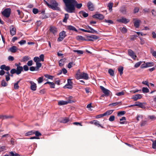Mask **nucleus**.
<instances>
[{"label":"nucleus","instance_id":"62","mask_svg":"<svg viewBox=\"0 0 156 156\" xmlns=\"http://www.w3.org/2000/svg\"><path fill=\"white\" fill-rule=\"evenodd\" d=\"M38 10L36 8H34L33 9V12L34 14H36L38 12Z\"/></svg>","mask_w":156,"mask_h":156},{"label":"nucleus","instance_id":"48","mask_svg":"<svg viewBox=\"0 0 156 156\" xmlns=\"http://www.w3.org/2000/svg\"><path fill=\"white\" fill-rule=\"evenodd\" d=\"M121 102H116L113 103L111 104H109V105H112V106H115L118 105L119 104H121Z\"/></svg>","mask_w":156,"mask_h":156},{"label":"nucleus","instance_id":"27","mask_svg":"<svg viewBox=\"0 0 156 156\" xmlns=\"http://www.w3.org/2000/svg\"><path fill=\"white\" fill-rule=\"evenodd\" d=\"M65 60V59H60L59 61V66H63L64 65V63Z\"/></svg>","mask_w":156,"mask_h":156},{"label":"nucleus","instance_id":"29","mask_svg":"<svg viewBox=\"0 0 156 156\" xmlns=\"http://www.w3.org/2000/svg\"><path fill=\"white\" fill-rule=\"evenodd\" d=\"M113 4L112 2H109L108 5V7L109 8V10L111 12L112 10V8L113 7Z\"/></svg>","mask_w":156,"mask_h":156},{"label":"nucleus","instance_id":"9","mask_svg":"<svg viewBox=\"0 0 156 156\" xmlns=\"http://www.w3.org/2000/svg\"><path fill=\"white\" fill-rule=\"evenodd\" d=\"M128 53L129 55L133 59H135L136 57L135 55L134 52L131 49H129L128 51Z\"/></svg>","mask_w":156,"mask_h":156},{"label":"nucleus","instance_id":"23","mask_svg":"<svg viewBox=\"0 0 156 156\" xmlns=\"http://www.w3.org/2000/svg\"><path fill=\"white\" fill-rule=\"evenodd\" d=\"M88 27L90 30H88V31L90 32H88L89 33H92V34H94V33H95L96 34H98V32L97 31L95 30L93 28H91V27H90L89 26H88Z\"/></svg>","mask_w":156,"mask_h":156},{"label":"nucleus","instance_id":"54","mask_svg":"<svg viewBox=\"0 0 156 156\" xmlns=\"http://www.w3.org/2000/svg\"><path fill=\"white\" fill-rule=\"evenodd\" d=\"M126 113L125 111H120L118 113V115L120 116L124 115Z\"/></svg>","mask_w":156,"mask_h":156},{"label":"nucleus","instance_id":"35","mask_svg":"<svg viewBox=\"0 0 156 156\" xmlns=\"http://www.w3.org/2000/svg\"><path fill=\"white\" fill-rule=\"evenodd\" d=\"M123 67L122 66H120L118 68V70L120 73V75H121L123 74Z\"/></svg>","mask_w":156,"mask_h":156},{"label":"nucleus","instance_id":"36","mask_svg":"<svg viewBox=\"0 0 156 156\" xmlns=\"http://www.w3.org/2000/svg\"><path fill=\"white\" fill-rule=\"evenodd\" d=\"M1 85L2 87H5L7 85L8 83L4 80H3L1 81Z\"/></svg>","mask_w":156,"mask_h":156},{"label":"nucleus","instance_id":"8","mask_svg":"<svg viewBox=\"0 0 156 156\" xmlns=\"http://www.w3.org/2000/svg\"><path fill=\"white\" fill-rule=\"evenodd\" d=\"M130 21L129 20L127 19L124 17H122L121 19L117 20V21L121 23L126 24Z\"/></svg>","mask_w":156,"mask_h":156},{"label":"nucleus","instance_id":"25","mask_svg":"<svg viewBox=\"0 0 156 156\" xmlns=\"http://www.w3.org/2000/svg\"><path fill=\"white\" fill-rule=\"evenodd\" d=\"M120 11L123 14H125L126 13V8L124 6H122L121 8Z\"/></svg>","mask_w":156,"mask_h":156},{"label":"nucleus","instance_id":"42","mask_svg":"<svg viewBox=\"0 0 156 156\" xmlns=\"http://www.w3.org/2000/svg\"><path fill=\"white\" fill-rule=\"evenodd\" d=\"M73 51L75 52H77L78 54H82L83 53V51L82 50H74Z\"/></svg>","mask_w":156,"mask_h":156},{"label":"nucleus","instance_id":"6","mask_svg":"<svg viewBox=\"0 0 156 156\" xmlns=\"http://www.w3.org/2000/svg\"><path fill=\"white\" fill-rule=\"evenodd\" d=\"M154 64L152 62H147L142 64L141 66V68L143 69L147 67H150L154 66Z\"/></svg>","mask_w":156,"mask_h":156},{"label":"nucleus","instance_id":"18","mask_svg":"<svg viewBox=\"0 0 156 156\" xmlns=\"http://www.w3.org/2000/svg\"><path fill=\"white\" fill-rule=\"evenodd\" d=\"M49 30L50 32L53 33L54 35L56 34L58 32V30L57 28L54 27H51Z\"/></svg>","mask_w":156,"mask_h":156},{"label":"nucleus","instance_id":"15","mask_svg":"<svg viewBox=\"0 0 156 156\" xmlns=\"http://www.w3.org/2000/svg\"><path fill=\"white\" fill-rule=\"evenodd\" d=\"M29 83L31 84L30 89L33 91L36 90L37 87L36 84L32 81H30Z\"/></svg>","mask_w":156,"mask_h":156},{"label":"nucleus","instance_id":"5","mask_svg":"<svg viewBox=\"0 0 156 156\" xmlns=\"http://www.w3.org/2000/svg\"><path fill=\"white\" fill-rule=\"evenodd\" d=\"M66 36V32L64 31H62L59 34V37L57 39V41L60 42L62 41Z\"/></svg>","mask_w":156,"mask_h":156},{"label":"nucleus","instance_id":"40","mask_svg":"<svg viewBox=\"0 0 156 156\" xmlns=\"http://www.w3.org/2000/svg\"><path fill=\"white\" fill-rule=\"evenodd\" d=\"M108 73L111 76H114V71L112 69H109L108 71Z\"/></svg>","mask_w":156,"mask_h":156},{"label":"nucleus","instance_id":"58","mask_svg":"<svg viewBox=\"0 0 156 156\" xmlns=\"http://www.w3.org/2000/svg\"><path fill=\"white\" fill-rule=\"evenodd\" d=\"M13 117L11 115H4L3 119H8L9 118H12Z\"/></svg>","mask_w":156,"mask_h":156},{"label":"nucleus","instance_id":"57","mask_svg":"<svg viewBox=\"0 0 156 156\" xmlns=\"http://www.w3.org/2000/svg\"><path fill=\"white\" fill-rule=\"evenodd\" d=\"M115 117L114 115H111L110 116L109 119V120L110 121L112 122L115 119Z\"/></svg>","mask_w":156,"mask_h":156},{"label":"nucleus","instance_id":"59","mask_svg":"<svg viewBox=\"0 0 156 156\" xmlns=\"http://www.w3.org/2000/svg\"><path fill=\"white\" fill-rule=\"evenodd\" d=\"M105 116L104 113L102 114H101L100 115H98L96 116V119H98L102 117Z\"/></svg>","mask_w":156,"mask_h":156},{"label":"nucleus","instance_id":"20","mask_svg":"<svg viewBox=\"0 0 156 156\" xmlns=\"http://www.w3.org/2000/svg\"><path fill=\"white\" fill-rule=\"evenodd\" d=\"M76 39L78 41H87V40L85 39L84 37L80 35L77 36L76 37Z\"/></svg>","mask_w":156,"mask_h":156},{"label":"nucleus","instance_id":"49","mask_svg":"<svg viewBox=\"0 0 156 156\" xmlns=\"http://www.w3.org/2000/svg\"><path fill=\"white\" fill-rule=\"evenodd\" d=\"M43 77H39L37 79L38 82L39 83H40L43 82Z\"/></svg>","mask_w":156,"mask_h":156},{"label":"nucleus","instance_id":"32","mask_svg":"<svg viewBox=\"0 0 156 156\" xmlns=\"http://www.w3.org/2000/svg\"><path fill=\"white\" fill-rule=\"evenodd\" d=\"M94 125L98 126V127H101L102 128H104V127L101 126L98 120H96L94 123Z\"/></svg>","mask_w":156,"mask_h":156},{"label":"nucleus","instance_id":"43","mask_svg":"<svg viewBox=\"0 0 156 156\" xmlns=\"http://www.w3.org/2000/svg\"><path fill=\"white\" fill-rule=\"evenodd\" d=\"M75 65V64L74 63V62H70L69 63V64H68V67L69 68V69H70L71 68H72V66H73V65Z\"/></svg>","mask_w":156,"mask_h":156},{"label":"nucleus","instance_id":"10","mask_svg":"<svg viewBox=\"0 0 156 156\" xmlns=\"http://www.w3.org/2000/svg\"><path fill=\"white\" fill-rule=\"evenodd\" d=\"M92 17L93 18L98 19L100 20H103L104 18V16L100 13L95 14L92 16Z\"/></svg>","mask_w":156,"mask_h":156},{"label":"nucleus","instance_id":"52","mask_svg":"<svg viewBox=\"0 0 156 156\" xmlns=\"http://www.w3.org/2000/svg\"><path fill=\"white\" fill-rule=\"evenodd\" d=\"M40 59L41 61L43 62L44 60V55L43 54H41L39 56Z\"/></svg>","mask_w":156,"mask_h":156},{"label":"nucleus","instance_id":"33","mask_svg":"<svg viewBox=\"0 0 156 156\" xmlns=\"http://www.w3.org/2000/svg\"><path fill=\"white\" fill-rule=\"evenodd\" d=\"M30 59V57L28 56H26L23 57L22 59V61L23 62H25Z\"/></svg>","mask_w":156,"mask_h":156},{"label":"nucleus","instance_id":"3","mask_svg":"<svg viewBox=\"0 0 156 156\" xmlns=\"http://www.w3.org/2000/svg\"><path fill=\"white\" fill-rule=\"evenodd\" d=\"M76 77L77 80L83 78L87 80L89 79L88 75L87 73L84 72L80 73L79 72V71L76 73Z\"/></svg>","mask_w":156,"mask_h":156},{"label":"nucleus","instance_id":"56","mask_svg":"<svg viewBox=\"0 0 156 156\" xmlns=\"http://www.w3.org/2000/svg\"><path fill=\"white\" fill-rule=\"evenodd\" d=\"M10 73L11 74H13L14 73H16L17 74V72L15 69H12L10 70Z\"/></svg>","mask_w":156,"mask_h":156},{"label":"nucleus","instance_id":"26","mask_svg":"<svg viewBox=\"0 0 156 156\" xmlns=\"http://www.w3.org/2000/svg\"><path fill=\"white\" fill-rule=\"evenodd\" d=\"M80 13L85 18L87 17L88 16V13H87L83 11L80 12Z\"/></svg>","mask_w":156,"mask_h":156},{"label":"nucleus","instance_id":"39","mask_svg":"<svg viewBox=\"0 0 156 156\" xmlns=\"http://www.w3.org/2000/svg\"><path fill=\"white\" fill-rule=\"evenodd\" d=\"M34 60L36 63L39 62H41L39 57L37 56L35 57L34 58Z\"/></svg>","mask_w":156,"mask_h":156},{"label":"nucleus","instance_id":"63","mask_svg":"<svg viewBox=\"0 0 156 156\" xmlns=\"http://www.w3.org/2000/svg\"><path fill=\"white\" fill-rule=\"evenodd\" d=\"M8 59L9 61H13L14 60V58L13 56H9L8 58Z\"/></svg>","mask_w":156,"mask_h":156},{"label":"nucleus","instance_id":"47","mask_svg":"<svg viewBox=\"0 0 156 156\" xmlns=\"http://www.w3.org/2000/svg\"><path fill=\"white\" fill-rule=\"evenodd\" d=\"M127 31V29L125 27H123L121 30V32L123 33H126Z\"/></svg>","mask_w":156,"mask_h":156},{"label":"nucleus","instance_id":"50","mask_svg":"<svg viewBox=\"0 0 156 156\" xmlns=\"http://www.w3.org/2000/svg\"><path fill=\"white\" fill-rule=\"evenodd\" d=\"M138 37L136 35H133L131 36L130 37V39L131 40H134L136 38V37Z\"/></svg>","mask_w":156,"mask_h":156},{"label":"nucleus","instance_id":"41","mask_svg":"<svg viewBox=\"0 0 156 156\" xmlns=\"http://www.w3.org/2000/svg\"><path fill=\"white\" fill-rule=\"evenodd\" d=\"M69 121V120L68 118L65 117L63 119L61 122L64 123H66L68 122Z\"/></svg>","mask_w":156,"mask_h":156},{"label":"nucleus","instance_id":"17","mask_svg":"<svg viewBox=\"0 0 156 156\" xmlns=\"http://www.w3.org/2000/svg\"><path fill=\"white\" fill-rule=\"evenodd\" d=\"M142 98V95L140 94H137L133 96L132 99H133L135 101L138 99H140Z\"/></svg>","mask_w":156,"mask_h":156},{"label":"nucleus","instance_id":"7","mask_svg":"<svg viewBox=\"0 0 156 156\" xmlns=\"http://www.w3.org/2000/svg\"><path fill=\"white\" fill-rule=\"evenodd\" d=\"M100 88L103 92L105 96H108L109 95L110 91L108 90L102 86H100Z\"/></svg>","mask_w":156,"mask_h":156},{"label":"nucleus","instance_id":"60","mask_svg":"<svg viewBox=\"0 0 156 156\" xmlns=\"http://www.w3.org/2000/svg\"><path fill=\"white\" fill-rule=\"evenodd\" d=\"M23 67L24 71H27L29 70L28 67L26 65H24Z\"/></svg>","mask_w":156,"mask_h":156},{"label":"nucleus","instance_id":"34","mask_svg":"<svg viewBox=\"0 0 156 156\" xmlns=\"http://www.w3.org/2000/svg\"><path fill=\"white\" fill-rule=\"evenodd\" d=\"M69 17V15L68 14L66 13L65 14V16L63 21L64 22L66 23L67 20Z\"/></svg>","mask_w":156,"mask_h":156},{"label":"nucleus","instance_id":"53","mask_svg":"<svg viewBox=\"0 0 156 156\" xmlns=\"http://www.w3.org/2000/svg\"><path fill=\"white\" fill-rule=\"evenodd\" d=\"M151 53H152V55L156 58V51L151 49Z\"/></svg>","mask_w":156,"mask_h":156},{"label":"nucleus","instance_id":"37","mask_svg":"<svg viewBox=\"0 0 156 156\" xmlns=\"http://www.w3.org/2000/svg\"><path fill=\"white\" fill-rule=\"evenodd\" d=\"M142 90L143 92L145 93H147L149 92V90L147 87H143L142 88Z\"/></svg>","mask_w":156,"mask_h":156},{"label":"nucleus","instance_id":"4","mask_svg":"<svg viewBox=\"0 0 156 156\" xmlns=\"http://www.w3.org/2000/svg\"><path fill=\"white\" fill-rule=\"evenodd\" d=\"M11 12V9L9 8L5 9L2 12V15L5 17L8 18L9 17Z\"/></svg>","mask_w":156,"mask_h":156},{"label":"nucleus","instance_id":"61","mask_svg":"<svg viewBox=\"0 0 156 156\" xmlns=\"http://www.w3.org/2000/svg\"><path fill=\"white\" fill-rule=\"evenodd\" d=\"M124 94V92L122 91L117 93L116 94V95L118 96H121L123 95Z\"/></svg>","mask_w":156,"mask_h":156},{"label":"nucleus","instance_id":"13","mask_svg":"<svg viewBox=\"0 0 156 156\" xmlns=\"http://www.w3.org/2000/svg\"><path fill=\"white\" fill-rule=\"evenodd\" d=\"M72 102L71 100L70 99L66 101H61L58 102V104L59 105H66L68 103H71Z\"/></svg>","mask_w":156,"mask_h":156},{"label":"nucleus","instance_id":"30","mask_svg":"<svg viewBox=\"0 0 156 156\" xmlns=\"http://www.w3.org/2000/svg\"><path fill=\"white\" fill-rule=\"evenodd\" d=\"M113 111V110H112L107 111L106 112L104 113L105 116L109 115L111 114L112 113Z\"/></svg>","mask_w":156,"mask_h":156},{"label":"nucleus","instance_id":"64","mask_svg":"<svg viewBox=\"0 0 156 156\" xmlns=\"http://www.w3.org/2000/svg\"><path fill=\"white\" fill-rule=\"evenodd\" d=\"M152 148L154 149H155L156 148V140L153 142Z\"/></svg>","mask_w":156,"mask_h":156},{"label":"nucleus","instance_id":"21","mask_svg":"<svg viewBox=\"0 0 156 156\" xmlns=\"http://www.w3.org/2000/svg\"><path fill=\"white\" fill-rule=\"evenodd\" d=\"M9 51L12 53H15L16 51L17 48L16 46H13L9 49Z\"/></svg>","mask_w":156,"mask_h":156},{"label":"nucleus","instance_id":"46","mask_svg":"<svg viewBox=\"0 0 156 156\" xmlns=\"http://www.w3.org/2000/svg\"><path fill=\"white\" fill-rule=\"evenodd\" d=\"M10 154L11 156H20V155L18 154H15L13 152L11 151L10 152Z\"/></svg>","mask_w":156,"mask_h":156},{"label":"nucleus","instance_id":"44","mask_svg":"<svg viewBox=\"0 0 156 156\" xmlns=\"http://www.w3.org/2000/svg\"><path fill=\"white\" fill-rule=\"evenodd\" d=\"M44 76L48 79H51L52 80L53 79V76L48 74H45L44 75Z\"/></svg>","mask_w":156,"mask_h":156},{"label":"nucleus","instance_id":"28","mask_svg":"<svg viewBox=\"0 0 156 156\" xmlns=\"http://www.w3.org/2000/svg\"><path fill=\"white\" fill-rule=\"evenodd\" d=\"M35 133V131L31 130L25 134V136H28L30 135H31Z\"/></svg>","mask_w":156,"mask_h":156},{"label":"nucleus","instance_id":"1","mask_svg":"<svg viewBox=\"0 0 156 156\" xmlns=\"http://www.w3.org/2000/svg\"><path fill=\"white\" fill-rule=\"evenodd\" d=\"M63 1L66 6L65 10L69 13L74 12L75 7L80 9L82 6V3H78L76 0H63Z\"/></svg>","mask_w":156,"mask_h":156},{"label":"nucleus","instance_id":"24","mask_svg":"<svg viewBox=\"0 0 156 156\" xmlns=\"http://www.w3.org/2000/svg\"><path fill=\"white\" fill-rule=\"evenodd\" d=\"M21 79H20L19 81H17L16 83H15L14 84V87L15 89L18 90L19 88V86L18 84L21 80Z\"/></svg>","mask_w":156,"mask_h":156},{"label":"nucleus","instance_id":"38","mask_svg":"<svg viewBox=\"0 0 156 156\" xmlns=\"http://www.w3.org/2000/svg\"><path fill=\"white\" fill-rule=\"evenodd\" d=\"M73 86L72 85H70V84H66L64 87V88H67L68 89H72L73 88Z\"/></svg>","mask_w":156,"mask_h":156},{"label":"nucleus","instance_id":"45","mask_svg":"<svg viewBox=\"0 0 156 156\" xmlns=\"http://www.w3.org/2000/svg\"><path fill=\"white\" fill-rule=\"evenodd\" d=\"M104 22L109 23V25L110 24H112L113 23V21L111 20H104Z\"/></svg>","mask_w":156,"mask_h":156},{"label":"nucleus","instance_id":"16","mask_svg":"<svg viewBox=\"0 0 156 156\" xmlns=\"http://www.w3.org/2000/svg\"><path fill=\"white\" fill-rule=\"evenodd\" d=\"M133 20L134 21V25L136 28H138L139 27L140 20L137 19H134Z\"/></svg>","mask_w":156,"mask_h":156},{"label":"nucleus","instance_id":"12","mask_svg":"<svg viewBox=\"0 0 156 156\" xmlns=\"http://www.w3.org/2000/svg\"><path fill=\"white\" fill-rule=\"evenodd\" d=\"M16 29L13 25L10 27V33L11 35L13 36L16 34Z\"/></svg>","mask_w":156,"mask_h":156},{"label":"nucleus","instance_id":"55","mask_svg":"<svg viewBox=\"0 0 156 156\" xmlns=\"http://www.w3.org/2000/svg\"><path fill=\"white\" fill-rule=\"evenodd\" d=\"M141 63V62H137L134 65V67L136 68H137L139 67Z\"/></svg>","mask_w":156,"mask_h":156},{"label":"nucleus","instance_id":"22","mask_svg":"<svg viewBox=\"0 0 156 156\" xmlns=\"http://www.w3.org/2000/svg\"><path fill=\"white\" fill-rule=\"evenodd\" d=\"M16 70L17 72V74L19 75L23 71V67L22 66H21L19 68L18 67L16 68Z\"/></svg>","mask_w":156,"mask_h":156},{"label":"nucleus","instance_id":"2","mask_svg":"<svg viewBox=\"0 0 156 156\" xmlns=\"http://www.w3.org/2000/svg\"><path fill=\"white\" fill-rule=\"evenodd\" d=\"M44 3L49 8L54 10H60V8L58 7V4L55 0H48V2L50 3V4L46 0H44Z\"/></svg>","mask_w":156,"mask_h":156},{"label":"nucleus","instance_id":"51","mask_svg":"<svg viewBox=\"0 0 156 156\" xmlns=\"http://www.w3.org/2000/svg\"><path fill=\"white\" fill-rule=\"evenodd\" d=\"M26 43V40H22L18 42L21 45H23Z\"/></svg>","mask_w":156,"mask_h":156},{"label":"nucleus","instance_id":"19","mask_svg":"<svg viewBox=\"0 0 156 156\" xmlns=\"http://www.w3.org/2000/svg\"><path fill=\"white\" fill-rule=\"evenodd\" d=\"M67 28L68 30H73L76 32H77L78 31L76 28L71 25H68L67 27Z\"/></svg>","mask_w":156,"mask_h":156},{"label":"nucleus","instance_id":"11","mask_svg":"<svg viewBox=\"0 0 156 156\" xmlns=\"http://www.w3.org/2000/svg\"><path fill=\"white\" fill-rule=\"evenodd\" d=\"M88 39L87 40L90 41H93L94 40H96L98 39L99 37L96 35H92L90 36H87Z\"/></svg>","mask_w":156,"mask_h":156},{"label":"nucleus","instance_id":"14","mask_svg":"<svg viewBox=\"0 0 156 156\" xmlns=\"http://www.w3.org/2000/svg\"><path fill=\"white\" fill-rule=\"evenodd\" d=\"M87 7L89 10L93 11L94 10V5L91 2H89L87 3Z\"/></svg>","mask_w":156,"mask_h":156},{"label":"nucleus","instance_id":"31","mask_svg":"<svg viewBox=\"0 0 156 156\" xmlns=\"http://www.w3.org/2000/svg\"><path fill=\"white\" fill-rule=\"evenodd\" d=\"M36 71H38L40 68L41 66V63L40 62H37L36 63Z\"/></svg>","mask_w":156,"mask_h":156}]
</instances>
